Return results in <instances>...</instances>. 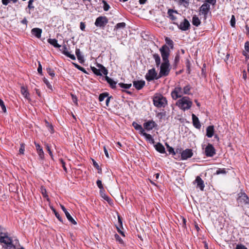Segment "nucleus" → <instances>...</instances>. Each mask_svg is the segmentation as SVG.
<instances>
[{
	"instance_id": "1",
	"label": "nucleus",
	"mask_w": 249,
	"mask_h": 249,
	"mask_svg": "<svg viewBox=\"0 0 249 249\" xmlns=\"http://www.w3.org/2000/svg\"><path fill=\"white\" fill-rule=\"evenodd\" d=\"M192 104V102L190 98L187 96L182 97L181 99L178 100L176 103L177 106L183 111L190 109Z\"/></svg>"
},
{
	"instance_id": "2",
	"label": "nucleus",
	"mask_w": 249,
	"mask_h": 249,
	"mask_svg": "<svg viewBox=\"0 0 249 249\" xmlns=\"http://www.w3.org/2000/svg\"><path fill=\"white\" fill-rule=\"evenodd\" d=\"M153 103L158 108L164 107L167 104V101L162 95L156 94L153 97Z\"/></svg>"
},
{
	"instance_id": "3",
	"label": "nucleus",
	"mask_w": 249,
	"mask_h": 249,
	"mask_svg": "<svg viewBox=\"0 0 249 249\" xmlns=\"http://www.w3.org/2000/svg\"><path fill=\"white\" fill-rule=\"evenodd\" d=\"M170 71V63L169 62H164L161 63L160 67V71L158 76L157 79L161 77L167 76Z\"/></svg>"
},
{
	"instance_id": "4",
	"label": "nucleus",
	"mask_w": 249,
	"mask_h": 249,
	"mask_svg": "<svg viewBox=\"0 0 249 249\" xmlns=\"http://www.w3.org/2000/svg\"><path fill=\"white\" fill-rule=\"evenodd\" d=\"M160 51L163 61L169 62L168 59L170 53L169 48L166 45H164L160 49Z\"/></svg>"
},
{
	"instance_id": "5",
	"label": "nucleus",
	"mask_w": 249,
	"mask_h": 249,
	"mask_svg": "<svg viewBox=\"0 0 249 249\" xmlns=\"http://www.w3.org/2000/svg\"><path fill=\"white\" fill-rule=\"evenodd\" d=\"M108 22V19L106 17L100 16L96 19L94 24L96 27L103 28L105 27Z\"/></svg>"
},
{
	"instance_id": "6",
	"label": "nucleus",
	"mask_w": 249,
	"mask_h": 249,
	"mask_svg": "<svg viewBox=\"0 0 249 249\" xmlns=\"http://www.w3.org/2000/svg\"><path fill=\"white\" fill-rule=\"evenodd\" d=\"M183 94L182 88L180 86H177L171 92V96L174 100L181 98Z\"/></svg>"
},
{
	"instance_id": "7",
	"label": "nucleus",
	"mask_w": 249,
	"mask_h": 249,
	"mask_svg": "<svg viewBox=\"0 0 249 249\" xmlns=\"http://www.w3.org/2000/svg\"><path fill=\"white\" fill-rule=\"evenodd\" d=\"M210 10V5L207 3H203L199 8L200 14L204 16V19H206L208 13Z\"/></svg>"
},
{
	"instance_id": "8",
	"label": "nucleus",
	"mask_w": 249,
	"mask_h": 249,
	"mask_svg": "<svg viewBox=\"0 0 249 249\" xmlns=\"http://www.w3.org/2000/svg\"><path fill=\"white\" fill-rule=\"evenodd\" d=\"M173 23L174 24L177 25L178 28L182 31H185L190 29V24L189 21L186 18H184L183 21L181 22L179 24L176 22H173Z\"/></svg>"
},
{
	"instance_id": "9",
	"label": "nucleus",
	"mask_w": 249,
	"mask_h": 249,
	"mask_svg": "<svg viewBox=\"0 0 249 249\" xmlns=\"http://www.w3.org/2000/svg\"><path fill=\"white\" fill-rule=\"evenodd\" d=\"M157 74V72L156 71L155 69L153 68L148 71V72L145 75V78L148 81H151L155 79H158L157 78L158 77Z\"/></svg>"
},
{
	"instance_id": "10",
	"label": "nucleus",
	"mask_w": 249,
	"mask_h": 249,
	"mask_svg": "<svg viewBox=\"0 0 249 249\" xmlns=\"http://www.w3.org/2000/svg\"><path fill=\"white\" fill-rule=\"evenodd\" d=\"M205 154L207 157H213L215 154V150L212 144L209 143L205 149Z\"/></svg>"
},
{
	"instance_id": "11",
	"label": "nucleus",
	"mask_w": 249,
	"mask_h": 249,
	"mask_svg": "<svg viewBox=\"0 0 249 249\" xmlns=\"http://www.w3.org/2000/svg\"><path fill=\"white\" fill-rule=\"evenodd\" d=\"M193 155L192 150L191 149H186L183 150L181 152V159L185 160L192 157Z\"/></svg>"
},
{
	"instance_id": "12",
	"label": "nucleus",
	"mask_w": 249,
	"mask_h": 249,
	"mask_svg": "<svg viewBox=\"0 0 249 249\" xmlns=\"http://www.w3.org/2000/svg\"><path fill=\"white\" fill-rule=\"evenodd\" d=\"M157 125V124L153 120L148 121L143 124L144 128L147 131L152 130Z\"/></svg>"
},
{
	"instance_id": "13",
	"label": "nucleus",
	"mask_w": 249,
	"mask_h": 249,
	"mask_svg": "<svg viewBox=\"0 0 249 249\" xmlns=\"http://www.w3.org/2000/svg\"><path fill=\"white\" fill-rule=\"evenodd\" d=\"M60 207H61L62 210H63V211L64 212L68 220L69 221H70L73 224L76 225L77 224L76 222L72 217V216L71 215L70 213L67 211V209L65 208V207L62 205H61Z\"/></svg>"
},
{
	"instance_id": "14",
	"label": "nucleus",
	"mask_w": 249,
	"mask_h": 249,
	"mask_svg": "<svg viewBox=\"0 0 249 249\" xmlns=\"http://www.w3.org/2000/svg\"><path fill=\"white\" fill-rule=\"evenodd\" d=\"M194 183H196L197 184V187L199 188L200 190L203 191L205 187L204 181L199 176H197L196 177V178L194 181Z\"/></svg>"
},
{
	"instance_id": "15",
	"label": "nucleus",
	"mask_w": 249,
	"mask_h": 249,
	"mask_svg": "<svg viewBox=\"0 0 249 249\" xmlns=\"http://www.w3.org/2000/svg\"><path fill=\"white\" fill-rule=\"evenodd\" d=\"M145 84V81L142 80L133 82V86L138 90L142 89L144 86Z\"/></svg>"
},
{
	"instance_id": "16",
	"label": "nucleus",
	"mask_w": 249,
	"mask_h": 249,
	"mask_svg": "<svg viewBox=\"0 0 249 249\" xmlns=\"http://www.w3.org/2000/svg\"><path fill=\"white\" fill-rule=\"evenodd\" d=\"M174 14H178V12L176 10H174L171 9H169L168 10L167 14L168 15V17L170 18L171 20L173 21V22H175L177 19L176 17L174 15Z\"/></svg>"
},
{
	"instance_id": "17",
	"label": "nucleus",
	"mask_w": 249,
	"mask_h": 249,
	"mask_svg": "<svg viewBox=\"0 0 249 249\" xmlns=\"http://www.w3.org/2000/svg\"><path fill=\"white\" fill-rule=\"evenodd\" d=\"M192 120L193 125L197 129H199L201 127V124L199 121L198 118L194 114H192Z\"/></svg>"
},
{
	"instance_id": "18",
	"label": "nucleus",
	"mask_w": 249,
	"mask_h": 249,
	"mask_svg": "<svg viewBox=\"0 0 249 249\" xmlns=\"http://www.w3.org/2000/svg\"><path fill=\"white\" fill-rule=\"evenodd\" d=\"M31 33L36 37L39 38L41 37L42 30L40 28H35L32 29Z\"/></svg>"
},
{
	"instance_id": "19",
	"label": "nucleus",
	"mask_w": 249,
	"mask_h": 249,
	"mask_svg": "<svg viewBox=\"0 0 249 249\" xmlns=\"http://www.w3.org/2000/svg\"><path fill=\"white\" fill-rule=\"evenodd\" d=\"M214 133V126L213 125H210L207 127L206 129V136L208 138H212Z\"/></svg>"
},
{
	"instance_id": "20",
	"label": "nucleus",
	"mask_w": 249,
	"mask_h": 249,
	"mask_svg": "<svg viewBox=\"0 0 249 249\" xmlns=\"http://www.w3.org/2000/svg\"><path fill=\"white\" fill-rule=\"evenodd\" d=\"M155 148L159 152L164 154L165 153V148L163 145L160 142H158L155 145Z\"/></svg>"
},
{
	"instance_id": "21",
	"label": "nucleus",
	"mask_w": 249,
	"mask_h": 249,
	"mask_svg": "<svg viewBox=\"0 0 249 249\" xmlns=\"http://www.w3.org/2000/svg\"><path fill=\"white\" fill-rule=\"evenodd\" d=\"M105 79L107 82L109 84L110 87L112 89L116 88V85L117 84L116 82L114 81L112 79L108 77L107 76H106Z\"/></svg>"
},
{
	"instance_id": "22",
	"label": "nucleus",
	"mask_w": 249,
	"mask_h": 249,
	"mask_svg": "<svg viewBox=\"0 0 249 249\" xmlns=\"http://www.w3.org/2000/svg\"><path fill=\"white\" fill-rule=\"evenodd\" d=\"M47 41L49 43L55 48H60L61 47V45L58 44L57 40L56 39L49 38Z\"/></svg>"
},
{
	"instance_id": "23",
	"label": "nucleus",
	"mask_w": 249,
	"mask_h": 249,
	"mask_svg": "<svg viewBox=\"0 0 249 249\" xmlns=\"http://www.w3.org/2000/svg\"><path fill=\"white\" fill-rule=\"evenodd\" d=\"M20 91L21 94L25 98H26L27 100L30 99L29 92L28 91L27 89L25 87L22 86L21 87Z\"/></svg>"
},
{
	"instance_id": "24",
	"label": "nucleus",
	"mask_w": 249,
	"mask_h": 249,
	"mask_svg": "<svg viewBox=\"0 0 249 249\" xmlns=\"http://www.w3.org/2000/svg\"><path fill=\"white\" fill-rule=\"evenodd\" d=\"M238 201L244 204H248L249 203V198L247 195H244L243 196H239Z\"/></svg>"
},
{
	"instance_id": "25",
	"label": "nucleus",
	"mask_w": 249,
	"mask_h": 249,
	"mask_svg": "<svg viewBox=\"0 0 249 249\" xmlns=\"http://www.w3.org/2000/svg\"><path fill=\"white\" fill-rule=\"evenodd\" d=\"M141 135L143 136L147 141H149L151 143H154L155 142L154 140L152 138V136L150 134L145 133V131H144Z\"/></svg>"
},
{
	"instance_id": "26",
	"label": "nucleus",
	"mask_w": 249,
	"mask_h": 249,
	"mask_svg": "<svg viewBox=\"0 0 249 249\" xmlns=\"http://www.w3.org/2000/svg\"><path fill=\"white\" fill-rule=\"evenodd\" d=\"M132 125L135 128V129L136 130L139 131L140 133L141 134L144 131V130L143 129V128L142 126V125H140V124H137L136 122H134L132 123Z\"/></svg>"
},
{
	"instance_id": "27",
	"label": "nucleus",
	"mask_w": 249,
	"mask_h": 249,
	"mask_svg": "<svg viewBox=\"0 0 249 249\" xmlns=\"http://www.w3.org/2000/svg\"><path fill=\"white\" fill-rule=\"evenodd\" d=\"M192 23L194 25L197 27L200 24L201 21L199 18L195 15L193 17Z\"/></svg>"
},
{
	"instance_id": "28",
	"label": "nucleus",
	"mask_w": 249,
	"mask_h": 249,
	"mask_svg": "<svg viewBox=\"0 0 249 249\" xmlns=\"http://www.w3.org/2000/svg\"><path fill=\"white\" fill-rule=\"evenodd\" d=\"M153 57L155 60V63L157 67H159L160 64V58L158 53H154L153 54Z\"/></svg>"
},
{
	"instance_id": "29",
	"label": "nucleus",
	"mask_w": 249,
	"mask_h": 249,
	"mask_svg": "<svg viewBox=\"0 0 249 249\" xmlns=\"http://www.w3.org/2000/svg\"><path fill=\"white\" fill-rule=\"evenodd\" d=\"M75 54L77 57V59L80 61H84V57L82 55L80 50L78 48H76L75 50Z\"/></svg>"
},
{
	"instance_id": "30",
	"label": "nucleus",
	"mask_w": 249,
	"mask_h": 249,
	"mask_svg": "<svg viewBox=\"0 0 249 249\" xmlns=\"http://www.w3.org/2000/svg\"><path fill=\"white\" fill-rule=\"evenodd\" d=\"M126 26V24L124 22H120L117 23L114 27V31L119 29L124 28Z\"/></svg>"
},
{
	"instance_id": "31",
	"label": "nucleus",
	"mask_w": 249,
	"mask_h": 249,
	"mask_svg": "<svg viewBox=\"0 0 249 249\" xmlns=\"http://www.w3.org/2000/svg\"><path fill=\"white\" fill-rule=\"evenodd\" d=\"M109 96V93L108 92H104L101 93L99 96V100L100 102H102L104 100L105 98H107Z\"/></svg>"
},
{
	"instance_id": "32",
	"label": "nucleus",
	"mask_w": 249,
	"mask_h": 249,
	"mask_svg": "<svg viewBox=\"0 0 249 249\" xmlns=\"http://www.w3.org/2000/svg\"><path fill=\"white\" fill-rule=\"evenodd\" d=\"M191 89V87L189 85H187L183 88V92L184 94L189 95L190 94V90Z\"/></svg>"
},
{
	"instance_id": "33",
	"label": "nucleus",
	"mask_w": 249,
	"mask_h": 249,
	"mask_svg": "<svg viewBox=\"0 0 249 249\" xmlns=\"http://www.w3.org/2000/svg\"><path fill=\"white\" fill-rule=\"evenodd\" d=\"M96 184H97V185L98 186V187L100 189V193L102 194L103 191H104V189L103 185L102 183L101 180H100L99 179L97 180L96 181Z\"/></svg>"
},
{
	"instance_id": "34",
	"label": "nucleus",
	"mask_w": 249,
	"mask_h": 249,
	"mask_svg": "<svg viewBox=\"0 0 249 249\" xmlns=\"http://www.w3.org/2000/svg\"><path fill=\"white\" fill-rule=\"evenodd\" d=\"M165 40L166 43L171 47V48L173 49L174 47L173 41L168 37H165Z\"/></svg>"
},
{
	"instance_id": "35",
	"label": "nucleus",
	"mask_w": 249,
	"mask_h": 249,
	"mask_svg": "<svg viewBox=\"0 0 249 249\" xmlns=\"http://www.w3.org/2000/svg\"><path fill=\"white\" fill-rule=\"evenodd\" d=\"M91 70L95 74L100 76L102 75L100 69H97L95 67H91Z\"/></svg>"
},
{
	"instance_id": "36",
	"label": "nucleus",
	"mask_w": 249,
	"mask_h": 249,
	"mask_svg": "<svg viewBox=\"0 0 249 249\" xmlns=\"http://www.w3.org/2000/svg\"><path fill=\"white\" fill-rule=\"evenodd\" d=\"M120 87L122 88L125 89H128L131 87V84H124L123 83H119L118 84Z\"/></svg>"
},
{
	"instance_id": "37",
	"label": "nucleus",
	"mask_w": 249,
	"mask_h": 249,
	"mask_svg": "<svg viewBox=\"0 0 249 249\" xmlns=\"http://www.w3.org/2000/svg\"><path fill=\"white\" fill-rule=\"evenodd\" d=\"M92 162L94 167H95L98 170L99 173H101L102 172L101 168L99 166L98 164L94 160H92Z\"/></svg>"
},
{
	"instance_id": "38",
	"label": "nucleus",
	"mask_w": 249,
	"mask_h": 249,
	"mask_svg": "<svg viewBox=\"0 0 249 249\" xmlns=\"http://www.w3.org/2000/svg\"><path fill=\"white\" fill-rule=\"evenodd\" d=\"M37 154L40 159L43 160L44 159V153L42 149H39V150L37 151Z\"/></svg>"
},
{
	"instance_id": "39",
	"label": "nucleus",
	"mask_w": 249,
	"mask_h": 249,
	"mask_svg": "<svg viewBox=\"0 0 249 249\" xmlns=\"http://www.w3.org/2000/svg\"><path fill=\"white\" fill-rule=\"evenodd\" d=\"M236 20L235 18L234 15H232L231 20H230V24L231 27H234L235 25Z\"/></svg>"
},
{
	"instance_id": "40",
	"label": "nucleus",
	"mask_w": 249,
	"mask_h": 249,
	"mask_svg": "<svg viewBox=\"0 0 249 249\" xmlns=\"http://www.w3.org/2000/svg\"><path fill=\"white\" fill-rule=\"evenodd\" d=\"M25 150V144L24 143H21L20 144V148L19 150V153L20 154H24Z\"/></svg>"
},
{
	"instance_id": "41",
	"label": "nucleus",
	"mask_w": 249,
	"mask_h": 249,
	"mask_svg": "<svg viewBox=\"0 0 249 249\" xmlns=\"http://www.w3.org/2000/svg\"><path fill=\"white\" fill-rule=\"evenodd\" d=\"M43 82L46 84V85L48 88L50 89L51 90H53V88H52V85H51V84L49 83V82L46 78H44L43 79Z\"/></svg>"
},
{
	"instance_id": "42",
	"label": "nucleus",
	"mask_w": 249,
	"mask_h": 249,
	"mask_svg": "<svg viewBox=\"0 0 249 249\" xmlns=\"http://www.w3.org/2000/svg\"><path fill=\"white\" fill-rule=\"evenodd\" d=\"M40 189H41V192L42 195L43 196V197H44L45 198L48 197V196L47 194V191H46V189L44 187L42 186L41 187Z\"/></svg>"
},
{
	"instance_id": "43",
	"label": "nucleus",
	"mask_w": 249,
	"mask_h": 249,
	"mask_svg": "<svg viewBox=\"0 0 249 249\" xmlns=\"http://www.w3.org/2000/svg\"><path fill=\"white\" fill-rule=\"evenodd\" d=\"M102 2L104 3V10L105 11H107L110 8V6L107 4V3L105 0H103Z\"/></svg>"
},
{
	"instance_id": "44",
	"label": "nucleus",
	"mask_w": 249,
	"mask_h": 249,
	"mask_svg": "<svg viewBox=\"0 0 249 249\" xmlns=\"http://www.w3.org/2000/svg\"><path fill=\"white\" fill-rule=\"evenodd\" d=\"M0 106L1 107L2 111L5 113L6 112V108L4 105L3 101L0 99Z\"/></svg>"
},
{
	"instance_id": "45",
	"label": "nucleus",
	"mask_w": 249,
	"mask_h": 249,
	"mask_svg": "<svg viewBox=\"0 0 249 249\" xmlns=\"http://www.w3.org/2000/svg\"><path fill=\"white\" fill-rule=\"evenodd\" d=\"M73 64H74V65L75 68H76L77 69H78L80 71H83L85 73H87V71H86V70L84 68L81 67L80 66H79V65H78L77 64L73 63Z\"/></svg>"
},
{
	"instance_id": "46",
	"label": "nucleus",
	"mask_w": 249,
	"mask_h": 249,
	"mask_svg": "<svg viewBox=\"0 0 249 249\" xmlns=\"http://www.w3.org/2000/svg\"><path fill=\"white\" fill-rule=\"evenodd\" d=\"M115 238L116 240L119 242L120 244H124V241L123 239L120 237V236L118 234H115Z\"/></svg>"
},
{
	"instance_id": "47",
	"label": "nucleus",
	"mask_w": 249,
	"mask_h": 249,
	"mask_svg": "<svg viewBox=\"0 0 249 249\" xmlns=\"http://www.w3.org/2000/svg\"><path fill=\"white\" fill-rule=\"evenodd\" d=\"M47 71L48 73L51 76L53 77L55 75V73L54 72V71L51 68H47Z\"/></svg>"
},
{
	"instance_id": "48",
	"label": "nucleus",
	"mask_w": 249,
	"mask_h": 249,
	"mask_svg": "<svg viewBox=\"0 0 249 249\" xmlns=\"http://www.w3.org/2000/svg\"><path fill=\"white\" fill-rule=\"evenodd\" d=\"M216 173L217 175H219L220 174H225L226 173V171L225 169H224V168H222V169L219 168L217 170Z\"/></svg>"
},
{
	"instance_id": "49",
	"label": "nucleus",
	"mask_w": 249,
	"mask_h": 249,
	"mask_svg": "<svg viewBox=\"0 0 249 249\" xmlns=\"http://www.w3.org/2000/svg\"><path fill=\"white\" fill-rule=\"evenodd\" d=\"M62 53L65 55V53H69L68 51L67 47L66 45H64L62 46V49H60Z\"/></svg>"
},
{
	"instance_id": "50",
	"label": "nucleus",
	"mask_w": 249,
	"mask_h": 249,
	"mask_svg": "<svg viewBox=\"0 0 249 249\" xmlns=\"http://www.w3.org/2000/svg\"><path fill=\"white\" fill-rule=\"evenodd\" d=\"M54 213L55 214V216L58 218V219L61 221V222H63V220L62 217L60 216V214L58 212H57L55 210H53Z\"/></svg>"
},
{
	"instance_id": "51",
	"label": "nucleus",
	"mask_w": 249,
	"mask_h": 249,
	"mask_svg": "<svg viewBox=\"0 0 249 249\" xmlns=\"http://www.w3.org/2000/svg\"><path fill=\"white\" fill-rule=\"evenodd\" d=\"M179 55L178 54H177L174 59V64L175 66H177L179 62Z\"/></svg>"
},
{
	"instance_id": "52",
	"label": "nucleus",
	"mask_w": 249,
	"mask_h": 249,
	"mask_svg": "<svg viewBox=\"0 0 249 249\" xmlns=\"http://www.w3.org/2000/svg\"><path fill=\"white\" fill-rule=\"evenodd\" d=\"M65 55L66 56H67V57H70L71 59L72 60H75V57L74 56V55L73 54H71L70 53H65Z\"/></svg>"
},
{
	"instance_id": "53",
	"label": "nucleus",
	"mask_w": 249,
	"mask_h": 249,
	"mask_svg": "<svg viewBox=\"0 0 249 249\" xmlns=\"http://www.w3.org/2000/svg\"><path fill=\"white\" fill-rule=\"evenodd\" d=\"M46 148L47 149V151H48L50 156L51 157L52 159H53V155L52 152L51 150L50 147L49 146V145L48 144H46Z\"/></svg>"
},
{
	"instance_id": "54",
	"label": "nucleus",
	"mask_w": 249,
	"mask_h": 249,
	"mask_svg": "<svg viewBox=\"0 0 249 249\" xmlns=\"http://www.w3.org/2000/svg\"><path fill=\"white\" fill-rule=\"evenodd\" d=\"M245 50L247 53H249V42L247 41L245 44Z\"/></svg>"
},
{
	"instance_id": "55",
	"label": "nucleus",
	"mask_w": 249,
	"mask_h": 249,
	"mask_svg": "<svg viewBox=\"0 0 249 249\" xmlns=\"http://www.w3.org/2000/svg\"><path fill=\"white\" fill-rule=\"evenodd\" d=\"M100 195L101 196L107 201H108V200L110 199L109 197L104 193V191H103V193L100 194Z\"/></svg>"
},
{
	"instance_id": "56",
	"label": "nucleus",
	"mask_w": 249,
	"mask_h": 249,
	"mask_svg": "<svg viewBox=\"0 0 249 249\" xmlns=\"http://www.w3.org/2000/svg\"><path fill=\"white\" fill-rule=\"evenodd\" d=\"M34 2V0H29L28 1V7L29 9H33L34 8V6L33 5V3Z\"/></svg>"
},
{
	"instance_id": "57",
	"label": "nucleus",
	"mask_w": 249,
	"mask_h": 249,
	"mask_svg": "<svg viewBox=\"0 0 249 249\" xmlns=\"http://www.w3.org/2000/svg\"><path fill=\"white\" fill-rule=\"evenodd\" d=\"M59 160H60V163H61V164L62 165V166L63 167V168L64 169V170L66 172H67V168H66V166H65V162H64V161L62 159H60Z\"/></svg>"
},
{
	"instance_id": "58",
	"label": "nucleus",
	"mask_w": 249,
	"mask_h": 249,
	"mask_svg": "<svg viewBox=\"0 0 249 249\" xmlns=\"http://www.w3.org/2000/svg\"><path fill=\"white\" fill-rule=\"evenodd\" d=\"M71 96L73 102L75 104L77 105V98L76 96L72 94H71Z\"/></svg>"
},
{
	"instance_id": "59",
	"label": "nucleus",
	"mask_w": 249,
	"mask_h": 249,
	"mask_svg": "<svg viewBox=\"0 0 249 249\" xmlns=\"http://www.w3.org/2000/svg\"><path fill=\"white\" fill-rule=\"evenodd\" d=\"M101 72H102L104 75H107L108 73V71L105 67H103V69H100Z\"/></svg>"
},
{
	"instance_id": "60",
	"label": "nucleus",
	"mask_w": 249,
	"mask_h": 249,
	"mask_svg": "<svg viewBox=\"0 0 249 249\" xmlns=\"http://www.w3.org/2000/svg\"><path fill=\"white\" fill-rule=\"evenodd\" d=\"M236 249H248L244 245L242 244L237 245L236 247Z\"/></svg>"
},
{
	"instance_id": "61",
	"label": "nucleus",
	"mask_w": 249,
	"mask_h": 249,
	"mask_svg": "<svg viewBox=\"0 0 249 249\" xmlns=\"http://www.w3.org/2000/svg\"><path fill=\"white\" fill-rule=\"evenodd\" d=\"M168 151L169 152L170 154H172L173 155H175L176 154V152H175L174 148H172V147H170L168 149Z\"/></svg>"
},
{
	"instance_id": "62",
	"label": "nucleus",
	"mask_w": 249,
	"mask_h": 249,
	"mask_svg": "<svg viewBox=\"0 0 249 249\" xmlns=\"http://www.w3.org/2000/svg\"><path fill=\"white\" fill-rule=\"evenodd\" d=\"M205 1L212 5H214L216 3V0H205Z\"/></svg>"
},
{
	"instance_id": "63",
	"label": "nucleus",
	"mask_w": 249,
	"mask_h": 249,
	"mask_svg": "<svg viewBox=\"0 0 249 249\" xmlns=\"http://www.w3.org/2000/svg\"><path fill=\"white\" fill-rule=\"evenodd\" d=\"M85 27H86V25L84 22H80V28L81 30L84 31L85 29Z\"/></svg>"
},
{
	"instance_id": "64",
	"label": "nucleus",
	"mask_w": 249,
	"mask_h": 249,
	"mask_svg": "<svg viewBox=\"0 0 249 249\" xmlns=\"http://www.w3.org/2000/svg\"><path fill=\"white\" fill-rule=\"evenodd\" d=\"M10 0H1L2 3L4 5H7L9 3Z\"/></svg>"
}]
</instances>
